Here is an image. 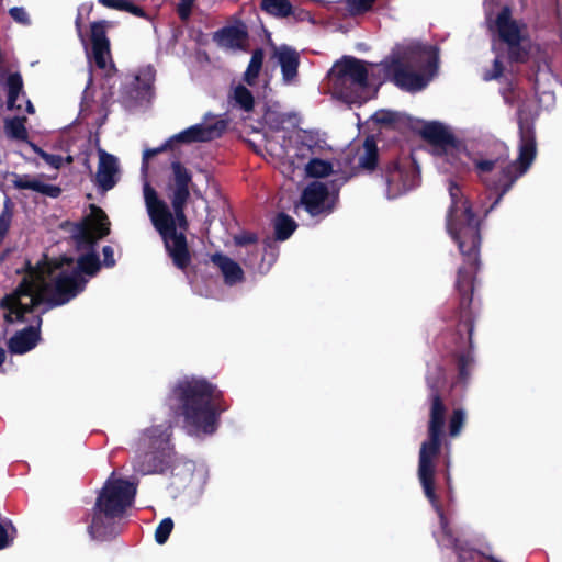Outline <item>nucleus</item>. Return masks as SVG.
Wrapping results in <instances>:
<instances>
[{
    "instance_id": "f257e3e1",
    "label": "nucleus",
    "mask_w": 562,
    "mask_h": 562,
    "mask_svg": "<svg viewBox=\"0 0 562 562\" xmlns=\"http://www.w3.org/2000/svg\"><path fill=\"white\" fill-rule=\"evenodd\" d=\"M448 190L451 204L446 217V227L463 256V265L458 269L454 283L458 305L451 319L456 325L446 337L449 338L447 349L456 360L458 380L465 384L474 363L473 331L476 314L473 307V293L480 269L481 222L457 182L450 181Z\"/></svg>"
},
{
    "instance_id": "f03ea898",
    "label": "nucleus",
    "mask_w": 562,
    "mask_h": 562,
    "mask_svg": "<svg viewBox=\"0 0 562 562\" xmlns=\"http://www.w3.org/2000/svg\"><path fill=\"white\" fill-rule=\"evenodd\" d=\"M520 139L518 157L507 162L509 149L505 144L497 145L498 154L488 158H472L470 151L439 122H429L420 130V136L430 145L443 150L447 162L458 175L471 170L470 161L488 190L496 193L490 210L497 205L512 190L516 181L530 169L537 156L536 132L532 125H519Z\"/></svg>"
},
{
    "instance_id": "7ed1b4c3",
    "label": "nucleus",
    "mask_w": 562,
    "mask_h": 562,
    "mask_svg": "<svg viewBox=\"0 0 562 562\" xmlns=\"http://www.w3.org/2000/svg\"><path fill=\"white\" fill-rule=\"evenodd\" d=\"M170 168L171 175L165 186V193L173 212L148 182L144 183L143 195L151 224L161 236L172 263L178 269L186 270L191 263V254L184 235L189 228L184 211L190 199L192 173L179 160L172 161Z\"/></svg>"
},
{
    "instance_id": "20e7f679",
    "label": "nucleus",
    "mask_w": 562,
    "mask_h": 562,
    "mask_svg": "<svg viewBox=\"0 0 562 562\" xmlns=\"http://www.w3.org/2000/svg\"><path fill=\"white\" fill-rule=\"evenodd\" d=\"M21 272L23 277L18 286L0 300L7 324L25 323V315L34 313L43 303L50 306L68 303L85 290L88 282L78 271H61L50 284L47 281L50 271L45 262L33 266L26 260L24 267L18 270V273Z\"/></svg>"
},
{
    "instance_id": "39448f33",
    "label": "nucleus",
    "mask_w": 562,
    "mask_h": 562,
    "mask_svg": "<svg viewBox=\"0 0 562 562\" xmlns=\"http://www.w3.org/2000/svg\"><path fill=\"white\" fill-rule=\"evenodd\" d=\"M169 401L175 415L182 417L184 426L195 435H213L218 428L221 414L229 407L215 384L196 376L178 380Z\"/></svg>"
},
{
    "instance_id": "423d86ee",
    "label": "nucleus",
    "mask_w": 562,
    "mask_h": 562,
    "mask_svg": "<svg viewBox=\"0 0 562 562\" xmlns=\"http://www.w3.org/2000/svg\"><path fill=\"white\" fill-rule=\"evenodd\" d=\"M135 496L133 483L123 479H108L88 515L87 532L90 538L101 542L116 538L122 532V521Z\"/></svg>"
},
{
    "instance_id": "0eeeda50",
    "label": "nucleus",
    "mask_w": 562,
    "mask_h": 562,
    "mask_svg": "<svg viewBox=\"0 0 562 562\" xmlns=\"http://www.w3.org/2000/svg\"><path fill=\"white\" fill-rule=\"evenodd\" d=\"M383 77L397 88L420 91L437 74L438 48L431 45L412 44L392 54L381 63Z\"/></svg>"
},
{
    "instance_id": "6e6552de",
    "label": "nucleus",
    "mask_w": 562,
    "mask_h": 562,
    "mask_svg": "<svg viewBox=\"0 0 562 562\" xmlns=\"http://www.w3.org/2000/svg\"><path fill=\"white\" fill-rule=\"evenodd\" d=\"M173 453L167 427L155 425L146 428L136 442L133 470L142 475L162 474L171 467Z\"/></svg>"
},
{
    "instance_id": "1a4fd4ad",
    "label": "nucleus",
    "mask_w": 562,
    "mask_h": 562,
    "mask_svg": "<svg viewBox=\"0 0 562 562\" xmlns=\"http://www.w3.org/2000/svg\"><path fill=\"white\" fill-rule=\"evenodd\" d=\"M334 95L348 103L369 99V71L367 63L353 56H342L328 72Z\"/></svg>"
},
{
    "instance_id": "9d476101",
    "label": "nucleus",
    "mask_w": 562,
    "mask_h": 562,
    "mask_svg": "<svg viewBox=\"0 0 562 562\" xmlns=\"http://www.w3.org/2000/svg\"><path fill=\"white\" fill-rule=\"evenodd\" d=\"M445 423L446 416H429L428 439L420 446L418 479L425 496L434 497V491H436L434 459L439 456L441 450Z\"/></svg>"
},
{
    "instance_id": "9b49d317",
    "label": "nucleus",
    "mask_w": 562,
    "mask_h": 562,
    "mask_svg": "<svg viewBox=\"0 0 562 562\" xmlns=\"http://www.w3.org/2000/svg\"><path fill=\"white\" fill-rule=\"evenodd\" d=\"M380 176L386 186L389 199H396L414 189L420 179L418 166L406 157L383 159Z\"/></svg>"
},
{
    "instance_id": "f8f14e48",
    "label": "nucleus",
    "mask_w": 562,
    "mask_h": 562,
    "mask_svg": "<svg viewBox=\"0 0 562 562\" xmlns=\"http://www.w3.org/2000/svg\"><path fill=\"white\" fill-rule=\"evenodd\" d=\"M349 176H339L328 183L313 181L301 194V204L312 216H327L334 212L339 200L340 188L349 180Z\"/></svg>"
},
{
    "instance_id": "ddd939ff",
    "label": "nucleus",
    "mask_w": 562,
    "mask_h": 562,
    "mask_svg": "<svg viewBox=\"0 0 562 562\" xmlns=\"http://www.w3.org/2000/svg\"><path fill=\"white\" fill-rule=\"evenodd\" d=\"M495 26L499 40L507 45V60L509 64H526L530 58V45L526 44L527 35L522 33L526 29L512 18V10L505 5L497 13Z\"/></svg>"
},
{
    "instance_id": "4468645a",
    "label": "nucleus",
    "mask_w": 562,
    "mask_h": 562,
    "mask_svg": "<svg viewBox=\"0 0 562 562\" xmlns=\"http://www.w3.org/2000/svg\"><path fill=\"white\" fill-rule=\"evenodd\" d=\"M156 71L150 65L138 70L132 77L130 83L122 88L121 95L130 104H138L149 99L153 94V86Z\"/></svg>"
},
{
    "instance_id": "2eb2a0df",
    "label": "nucleus",
    "mask_w": 562,
    "mask_h": 562,
    "mask_svg": "<svg viewBox=\"0 0 562 562\" xmlns=\"http://www.w3.org/2000/svg\"><path fill=\"white\" fill-rule=\"evenodd\" d=\"M447 384L446 370L441 366H435L426 374V385L430 403L429 416H446L447 407L443 403L442 391Z\"/></svg>"
},
{
    "instance_id": "dca6fc26",
    "label": "nucleus",
    "mask_w": 562,
    "mask_h": 562,
    "mask_svg": "<svg viewBox=\"0 0 562 562\" xmlns=\"http://www.w3.org/2000/svg\"><path fill=\"white\" fill-rule=\"evenodd\" d=\"M42 316L36 315L33 319V324L14 333V335L11 336L7 342L9 352L11 355H24L33 350L42 340Z\"/></svg>"
},
{
    "instance_id": "f3484780",
    "label": "nucleus",
    "mask_w": 562,
    "mask_h": 562,
    "mask_svg": "<svg viewBox=\"0 0 562 562\" xmlns=\"http://www.w3.org/2000/svg\"><path fill=\"white\" fill-rule=\"evenodd\" d=\"M227 128V122L217 120L212 124H195L172 136L177 143H204L221 137Z\"/></svg>"
},
{
    "instance_id": "a211bd4d",
    "label": "nucleus",
    "mask_w": 562,
    "mask_h": 562,
    "mask_svg": "<svg viewBox=\"0 0 562 562\" xmlns=\"http://www.w3.org/2000/svg\"><path fill=\"white\" fill-rule=\"evenodd\" d=\"M90 31L92 58L99 69H105L106 58L110 56V41L106 36L105 21L92 22Z\"/></svg>"
},
{
    "instance_id": "6ab92c4d",
    "label": "nucleus",
    "mask_w": 562,
    "mask_h": 562,
    "mask_svg": "<svg viewBox=\"0 0 562 562\" xmlns=\"http://www.w3.org/2000/svg\"><path fill=\"white\" fill-rule=\"evenodd\" d=\"M272 58L278 60L284 82H292L299 75L300 54L289 45L272 44Z\"/></svg>"
},
{
    "instance_id": "aec40b11",
    "label": "nucleus",
    "mask_w": 562,
    "mask_h": 562,
    "mask_svg": "<svg viewBox=\"0 0 562 562\" xmlns=\"http://www.w3.org/2000/svg\"><path fill=\"white\" fill-rule=\"evenodd\" d=\"M117 158L102 149L99 150V165L95 175V183L102 191L113 189L117 182Z\"/></svg>"
},
{
    "instance_id": "412c9836",
    "label": "nucleus",
    "mask_w": 562,
    "mask_h": 562,
    "mask_svg": "<svg viewBox=\"0 0 562 562\" xmlns=\"http://www.w3.org/2000/svg\"><path fill=\"white\" fill-rule=\"evenodd\" d=\"M383 159L384 158H380L379 147L374 136H367L362 146L358 149L357 166L355 169L371 175L378 169L380 170Z\"/></svg>"
},
{
    "instance_id": "4be33fe9",
    "label": "nucleus",
    "mask_w": 562,
    "mask_h": 562,
    "mask_svg": "<svg viewBox=\"0 0 562 562\" xmlns=\"http://www.w3.org/2000/svg\"><path fill=\"white\" fill-rule=\"evenodd\" d=\"M12 176V184L15 189L19 190H32L52 199H57L63 192L60 187L44 183L38 179L31 178L29 175L21 176L18 173H13Z\"/></svg>"
},
{
    "instance_id": "5701e85b",
    "label": "nucleus",
    "mask_w": 562,
    "mask_h": 562,
    "mask_svg": "<svg viewBox=\"0 0 562 562\" xmlns=\"http://www.w3.org/2000/svg\"><path fill=\"white\" fill-rule=\"evenodd\" d=\"M80 226L102 239L111 232V222L106 213L95 204H90V214Z\"/></svg>"
},
{
    "instance_id": "b1692460",
    "label": "nucleus",
    "mask_w": 562,
    "mask_h": 562,
    "mask_svg": "<svg viewBox=\"0 0 562 562\" xmlns=\"http://www.w3.org/2000/svg\"><path fill=\"white\" fill-rule=\"evenodd\" d=\"M247 38L248 33L244 27L232 25L220 29L213 35L214 42L226 48H243Z\"/></svg>"
},
{
    "instance_id": "393cba45",
    "label": "nucleus",
    "mask_w": 562,
    "mask_h": 562,
    "mask_svg": "<svg viewBox=\"0 0 562 562\" xmlns=\"http://www.w3.org/2000/svg\"><path fill=\"white\" fill-rule=\"evenodd\" d=\"M211 260L220 268L226 284L234 285L244 280L241 267L229 257L217 252L212 256Z\"/></svg>"
},
{
    "instance_id": "a878e982",
    "label": "nucleus",
    "mask_w": 562,
    "mask_h": 562,
    "mask_svg": "<svg viewBox=\"0 0 562 562\" xmlns=\"http://www.w3.org/2000/svg\"><path fill=\"white\" fill-rule=\"evenodd\" d=\"M373 120L382 126L392 127L395 130L411 128L414 130V120L400 112L391 110H380L374 113Z\"/></svg>"
},
{
    "instance_id": "bb28decb",
    "label": "nucleus",
    "mask_w": 562,
    "mask_h": 562,
    "mask_svg": "<svg viewBox=\"0 0 562 562\" xmlns=\"http://www.w3.org/2000/svg\"><path fill=\"white\" fill-rule=\"evenodd\" d=\"M4 87L7 90V108L8 110H21V105L16 104L18 98L23 92V78L20 72L10 74L4 82Z\"/></svg>"
},
{
    "instance_id": "cd10ccee",
    "label": "nucleus",
    "mask_w": 562,
    "mask_h": 562,
    "mask_svg": "<svg viewBox=\"0 0 562 562\" xmlns=\"http://www.w3.org/2000/svg\"><path fill=\"white\" fill-rule=\"evenodd\" d=\"M296 227V222L290 215L280 212L273 220L274 238L284 241L291 237Z\"/></svg>"
},
{
    "instance_id": "c85d7f7f",
    "label": "nucleus",
    "mask_w": 562,
    "mask_h": 562,
    "mask_svg": "<svg viewBox=\"0 0 562 562\" xmlns=\"http://www.w3.org/2000/svg\"><path fill=\"white\" fill-rule=\"evenodd\" d=\"M101 269V261L97 251H88L80 255L77 259V267L71 271H78L79 274L82 273L93 277Z\"/></svg>"
},
{
    "instance_id": "c756f323",
    "label": "nucleus",
    "mask_w": 562,
    "mask_h": 562,
    "mask_svg": "<svg viewBox=\"0 0 562 562\" xmlns=\"http://www.w3.org/2000/svg\"><path fill=\"white\" fill-rule=\"evenodd\" d=\"M260 9L274 18L284 19L294 14L289 0H261Z\"/></svg>"
},
{
    "instance_id": "7c9ffc66",
    "label": "nucleus",
    "mask_w": 562,
    "mask_h": 562,
    "mask_svg": "<svg viewBox=\"0 0 562 562\" xmlns=\"http://www.w3.org/2000/svg\"><path fill=\"white\" fill-rule=\"evenodd\" d=\"M26 117L25 116H14L12 119H7L4 122L5 133L9 137L22 142H31L29 139V133L25 127Z\"/></svg>"
},
{
    "instance_id": "2f4dec72",
    "label": "nucleus",
    "mask_w": 562,
    "mask_h": 562,
    "mask_svg": "<svg viewBox=\"0 0 562 562\" xmlns=\"http://www.w3.org/2000/svg\"><path fill=\"white\" fill-rule=\"evenodd\" d=\"M263 58H265V52L262 48H256L252 52L250 61L248 64L246 71L244 72V77H243L244 81L247 85L254 86L256 83L257 78L262 68Z\"/></svg>"
},
{
    "instance_id": "473e14b6",
    "label": "nucleus",
    "mask_w": 562,
    "mask_h": 562,
    "mask_svg": "<svg viewBox=\"0 0 562 562\" xmlns=\"http://www.w3.org/2000/svg\"><path fill=\"white\" fill-rule=\"evenodd\" d=\"M76 241V247L79 251L88 252V251H97L98 241L101 238H97L93 234H91L87 228H82L80 225L78 226V232L74 236Z\"/></svg>"
},
{
    "instance_id": "72a5a7b5",
    "label": "nucleus",
    "mask_w": 562,
    "mask_h": 562,
    "mask_svg": "<svg viewBox=\"0 0 562 562\" xmlns=\"http://www.w3.org/2000/svg\"><path fill=\"white\" fill-rule=\"evenodd\" d=\"M426 498L429 501V503L431 504L432 508L438 514L439 522H440V527H441L442 533L449 539V541L451 543L454 544L457 542V539L453 538L452 530H451V528L449 526V521H448V519H447V517L445 515L441 502H440L439 496L437 495L436 491H434V497L426 496Z\"/></svg>"
},
{
    "instance_id": "f704fd0d",
    "label": "nucleus",
    "mask_w": 562,
    "mask_h": 562,
    "mask_svg": "<svg viewBox=\"0 0 562 562\" xmlns=\"http://www.w3.org/2000/svg\"><path fill=\"white\" fill-rule=\"evenodd\" d=\"M233 100L235 105L245 112H251L255 106V98L251 91L243 85H238L234 89Z\"/></svg>"
},
{
    "instance_id": "c9c22d12",
    "label": "nucleus",
    "mask_w": 562,
    "mask_h": 562,
    "mask_svg": "<svg viewBox=\"0 0 562 562\" xmlns=\"http://www.w3.org/2000/svg\"><path fill=\"white\" fill-rule=\"evenodd\" d=\"M333 172V165L321 158H313L306 165V173L313 178H324Z\"/></svg>"
},
{
    "instance_id": "e433bc0d",
    "label": "nucleus",
    "mask_w": 562,
    "mask_h": 562,
    "mask_svg": "<svg viewBox=\"0 0 562 562\" xmlns=\"http://www.w3.org/2000/svg\"><path fill=\"white\" fill-rule=\"evenodd\" d=\"M30 147L32 150L38 155L46 164L52 166L55 169H59L63 165V157L60 155H54L49 154L45 150H43L38 145H36L33 142H29Z\"/></svg>"
},
{
    "instance_id": "4c0bfd02",
    "label": "nucleus",
    "mask_w": 562,
    "mask_h": 562,
    "mask_svg": "<svg viewBox=\"0 0 562 562\" xmlns=\"http://www.w3.org/2000/svg\"><path fill=\"white\" fill-rule=\"evenodd\" d=\"M173 529V520L170 517L164 518L155 530V540L158 544H164L169 539Z\"/></svg>"
},
{
    "instance_id": "58836bf2",
    "label": "nucleus",
    "mask_w": 562,
    "mask_h": 562,
    "mask_svg": "<svg viewBox=\"0 0 562 562\" xmlns=\"http://www.w3.org/2000/svg\"><path fill=\"white\" fill-rule=\"evenodd\" d=\"M464 422H465V414H464L463 409H461V408L453 409L452 415L450 416V419H449V435L451 437H457L461 432Z\"/></svg>"
},
{
    "instance_id": "ea45409f",
    "label": "nucleus",
    "mask_w": 562,
    "mask_h": 562,
    "mask_svg": "<svg viewBox=\"0 0 562 562\" xmlns=\"http://www.w3.org/2000/svg\"><path fill=\"white\" fill-rule=\"evenodd\" d=\"M172 138L168 139L165 144L157 148H148L144 150L143 153V159H142V171L143 173H146L148 170V161L150 158L155 157L157 154L162 153L167 150L168 148H171Z\"/></svg>"
},
{
    "instance_id": "a19ab883",
    "label": "nucleus",
    "mask_w": 562,
    "mask_h": 562,
    "mask_svg": "<svg viewBox=\"0 0 562 562\" xmlns=\"http://www.w3.org/2000/svg\"><path fill=\"white\" fill-rule=\"evenodd\" d=\"M503 72L504 65L502 60L498 57H496L493 61L492 68L483 74V79L485 81L497 80L503 76Z\"/></svg>"
},
{
    "instance_id": "79ce46f5",
    "label": "nucleus",
    "mask_w": 562,
    "mask_h": 562,
    "mask_svg": "<svg viewBox=\"0 0 562 562\" xmlns=\"http://www.w3.org/2000/svg\"><path fill=\"white\" fill-rule=\"evenodd\" d=\"M265 121L269 127L273 131H281L285 122V117L282 114L276 112H268L265 115Z\"/></svg>"
},
{
    "instance_id": "37998d69",
    "label": "nucleus",
    "mask_w": 562,
    "mask_h": 562,
    "mask_svg": "<svg viewBox=\"0 0 562 562\" xmlns=\"http://www.w3.org/2000/svg\"><path fill=\"white\" fill-rule=\"evenodd\" d=\"M10 16L18 23L29 25L31 23L30 16L24 8L13 7L9 10Z\"/></svg>"
},
{
    "instance_id": "c03bdc74",
    "label": "nucleus",
    "mask_w": 562,
    "mask_h": 562,
    "mask_svg": "<svg viewBox=\"0 0 562 562\" xmlns=\"http://www.w3.org/2000/svg\"><path fill=\"white\" fill-rule=\"evenodd\" d=\"M378 0H349L350 8L356 13H364L372 9Z\"/></svg>"
},
{
    "instance_id": "a18cd8bd",
    "label": "nucleus",
    "mask_w": 562,
    "mask_h": 562,
    "mask_svg": "<svg viewBox=\"0 0 562 562\" xmlns=\"http://www.w3.org/2000/svg\"><path fill=\"white\" fill-rule=\"evenodd\" d=\"M194 2L195 0H180L177 12L182 21H187L190 18Z\"/></svg>"
},
{
    "instance_id": "49530a36",
    "label": "nucleus",
    "mask_w": 562,
    "mask_h": 562,
    "mask_svg": "<svg viewBox=\"0 0 562 562\" xmlns=\"http://www.w3.org/2000/svg\"><path fill=\"white\" fill-rule=\"evenodd\" d=\"M443 477L447 486V498L448 502L452 503L454 499V492H453V485H452V477L450 473V462L447 460L446 462V469L443 471Z\"/></svg>"
},
{
    "instance_id": "de8ad7c7",
    "label": "nucleus",
    "mask_w": 562,
    "mask_h": 562,
    "mask_svg": "<svg viewBox=\"0 0 562 562\" xmlns=\"http://www.w3.org/2000/svg\"><path fill=\"white\" fill-rule=\"evenodd\" d=\"M12 214L9 211H3L0 215V243L4 239L11 224Z\"/></svg>"
},
{
    "instance_id": "09e8293b",
    "label": "nucleus",
    "mask_w": 562,
    "mask_h": 562,
    "mask_svg": "<svg viewBox=\"0 0 562 562\" xmlns=\"http://www.w3.org/2000/svg\"><path fill=\"white\" fill-rule=\"evenodd\" d=\"M121 11L128 12V13L135 15V16H138V18H146L147 16L145 10L142 7H138V5L132 3L128 0L124 1V4H123Z\"/></svg>"
},
{
    "instance_id": "8fccbe9b",
    "label": "nucleus",
    "mask_w": 562,
    "mask_h": 562,
    "mask_svg": "<svg viewBox=\"0 0 562 562\" xmlns=\"http://www.w3.org/2000/svg\"><path fill=\"white\" fill-rule=\"evenodd\" d=\"M102 255L103 261L101 262V266H104L106 268H112L115 266L116 261L114 259V250L111 246H104L102 248Z\"/></svg>"
},
{
    "instance_id": "3c124183",
    "label": "nucleus",
    "mask_w": 562,
    "mask_h": 562,
    "mask_svg": "<svg viewBox=\"0 0 562 562\" xmlns=\"http://www.w3.org/2000/svg\"><path fill=\"white\" fill-rule=\"evenodd\" d=\"M258 237L255 233H244L239 236L235 237V241L238 246H247L251 244H256Z\"/></svg>"
},
{
    "instance_id": "603ef678",
    "label": "nucleus",
    "mask_w": 562,
    "mask_h": 562,
    "mask_svg": "<svg viewBox=\"0 0 562 562\" xmlns=\"http://www.w3.org/2000/svg\"><path fill=\"white\" fill-rule=\"evenodd\" d=\"M13 538L9 536L7 528L0 522V550L9 547Z\"/></svg>"
},
{
    "instance_id": "864d4df0",
    "label": "nucleus",
    "mask_w": 562,
    "mask_h": 562,
    "mask_svg": "<svg viewBox=\"0 0 562 562\" xmlns=\"http://www.w3.org/2000/svg\"><path fill=\"white\" fill-rule=\"evenodd\" d=\"M125 0H99V3L109 9L122 10Z\"/></svg>"
},
{
    "instance_id": "5fc2aeb1",
    "label": "nucleus",
    "mask_w": 562,
    "mask_h": 562,
    "mask_svg": "<svg viewBox=\"0 0 562 562\" xmlns=\"http://www.w3.org/2000/svg\"><path fill=\"white\" fill-rule=\"evenodd\" d=\"M302 143L308 147H312L314 144H316V134L313 132H305L302 137Z\"/></svg>"
},
{
    "instance_id": "6e6d98bb",
    "label": "nucleus",
    "mask_w": 562,
    "mask_h": 562,
    "mask_svg": "<svg viewBox=\"0 0 562 562\" xmlns=\"http://www.w3.org/2000/svg\"><path fill=\"white\" fill-rule=\"evenodd\" d=\"M75 25H76V30L78 32V35L83 40L81 13H78V15L76 18V21H75Z\"/></svg>"
},
{
    "instance_id": "4d7b16f0",
    "label": "nucleus",
    "mask_w": 562,
    "mask_h": 562,
    "mask_svg": "<svg viewBox=\"0 0 562 562\" xmlns=\"http://www.w3.org/2000/svg\"><path fill=\"white\" fill-rule=\"evenodd\" d=\"M472 552L462 551L459 553V562H465L467 557L472 558Z\"/></svg>"
},
{
    "instance_id": "13d9d810",
    "label": "nucleus",
    "mask_w": 562,
    "mask_h": 562,
    "mask_svg": "<svg viewBox=\"0 0 562 562\" xmlns=\"http://www.w3.org/2000/svg\"><path fill=\"white\" fill-rule=\"evenodd\" d=\"M25 111L29 114H33L35 112L34 105H33V103L30 100L26 101V109H25Z\"/></svg>"
},
{
    "instance_id": "bf43d9fd",
    "label": "nucleus",
    "mask_w": 562,
    "mask_h": 562,
    "mask_svg": "<svg viewBox=\"0 0 562 562\" xmlns=\"http://www.w3.org/2000/svg\"><path fill=\"white\" fill-rule=\"evenodd\" d=\"M486 559L490 561V562H502L499 561L497 558L493 557V555H488L486 557Z\"/></svg>"
},
{
    "instance_id": "052dcab7",
    "label": "nucleus",
    "mask_w": 562,
    "mask_h": 562,
    "mask_svg": "<svg viewBox=\"0 0 562 562\" xmlns=\"http://www.w3.org/2000/svg\"><path fill=\"white\" fill-rule=\"evenodd\" d=\"M302 14H306V12L301 11V12H300V14H299V18H300V19H302V18H301V15H302Z\"/></svg>"
},
{
    "instance_id": "680f3d73",
    "label": "nucleus",
    "mask_w": 562,
    "mask_h": 562,
    "mask_svg": "<svg viewBox=\"0 0 562 562\" xmlns=\"http://www.w3.org/2000/svg\"><path fill=\"white\" fill-rule=\"evenodd\" d=\"M71 160H72V158H71L70 156H68V157H67V161H69V162H70Z\"/></svg>"
}]
</instances>
